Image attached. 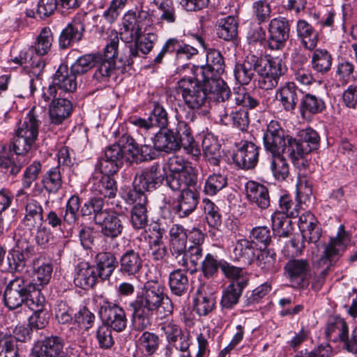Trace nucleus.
Masks as SVG:
<instances>
[{
	"instance_id": "f257e3e1",
	"label": "nucleus",
	"mask_w": 357,
	"mask_h": 357,
	"mask_svg": "<svg viewBox=\"0 0 357 357\" xmlns=\"http://www.w3.org/2000/svg\"><path fill=\"white\" fill-rule=\"evenodd\" d=\"M259 103L257 98L251 95L244 86H241L234 89L233 98L229 93L227 100L220 101L218 107L224 109L220 112V119L224 122L229 116L233 126L244 130L249 125L248 112L245 108L254 109Z\"/></svg>"
},
{
	"instance_id": "f03ea898",
	"label": "nucleus",
	"mask_w": 357,
	"mask_h": 357,
	"mask_svg": "<svg viewBox=\"0 0 357 357\" xmlns=\"http://www.w3.org/2000/svg\"><path fill=\"white\" fill-rule=\"evenodd\" d=\"M169 233V249L175 264L193 273L202 257V250L196 246L186 249L188 234L182 225H173Z\"/></svg>"
},
{
	"instance_id": "7ed1b4c3",
	"label": "nucleus",
	"mask_w": 357,
	"mask_h": 357,
	"mask_svg": "<svg viewBox=\"0 0 357 357\" xmlns=\"http://www.w3.org/2000/svg\"><path fill=\"white\" fill-rule=\"evenodd\" d=\"M208 82L198 80L195 77H183L177 82V91L181 94L184 104L190 109H199L206 106L209 98H213L219 104L220 101L228 99L220 98V91L210 90Z\"/></svg>"
},
{
	"instance_id": "20e7f679",
	"label": "nucleus",
	"mask_w": 357,
	"mask_h": 357,
	"mask_svg": "<svg viewBox=\"0 0 357 357\" xmlns=\"http://www.w3.org/2000/svg\"><path fill=\"white\" fill-rule=\"evenodd\" d=\"M225 61L221 52L215 49H209L206 52V65L196 66L193 68L195 76L198 80L207 81L212 91H220V98L223 100L229 96V89L219 77L225 71Z\"/></svg>"
},
{
	"instance_id": "39448f33",
	"label": "nucleus",
	"mask_w": 357,
	"mask_h": 357,
	"mask_svg": "<svg viewBox=\"0 0 357 357\" xmlns=\"http://www.w3.org/2000/svg\"><path fill=\"white\" fill-rule=\"evenodd\" d=\"M41 121L38 119L35 107L29 111L22 121L18 123L13 142L14 159L27 160L23 156L33 147L38 139Z\"/></svg>"
},
{
	"instance_id": "423d86ee",
	"label": "nucleus",
	"mask_w": 357,
	"mask_h": 357,
	"mask_svg": "<svg viewBox=\"0 0 357 357\" xmlns=\"http://www.w3.org/2000/svg\"><path fill=\"white\" fill-rule=\"evenodd\" d=\"M167 185L172 190H183L197 185L195 169L182 156L170 157L161 165Z\"/></svg>"
},
{
	"instance_id": "0eeeda50",
	"label": "nucleus",
	"mask_w": 357,
	"mask_h": 357,
	"mask_svg": "<svg viewBox=\"0 0 357 357\" xmlns=\"http://www.w3.org/2000/svg\"><path fill=\"white\" fill-rule=\"evenodd\" d=\"M53 34L49 27H44L36 37V41L26 50L22 51L14 59V62L20 65L25 64L32 68L33 73L39 75L45 66L42 56L45 55L51 49Z\"/></svg>"
},
{
	"instance_id": "6e6552de",
	"label": "nucleus",
	"mask_w": 357,
	"mask_h": 357,
	"mask_svg": "<svg viewBox=\"0 0 357 357\" xmlns=\"http://www.w3.org/2000/svg\"><path fill=\"white\" fill-rule=\"evenodd\" d=\"M119 37L115 36L106 45L104 54H98L94 65L95 71L92 77L94 85L100 84V87L105 86L109 78L116 73L117 67L116 59L118 55Z\"/></svg>"
},
{
	"instance_id": "1a4fd4ad",
	"label": "nucleus",
	"mask_w": 357,
	"mask_h": 357,
	"mask_svg": "<svg viewBox=\"0 0 357 357\" xmlns=\"http://www.w3.org/2000/svg\"><path fill=\"white\" fill-rule=\"evenodd\" d=\"M281 153H285L290 158L293 165L299 169L298 181L297 188L298 190H301L305 186L307 191L311 192V185L307 181L305 177V166L307 161L305 159V156L309 153L301 143L300 139H297L291 135H286V140L281 148Z\"/></svg>"
},
{
	"instance_id": "9d476101",
	"label": "nucleus",
	"mask_w": 357,
	"mask_h": 357,
	"mask_svg": "<svg viewBox=\"0 0 357 357\" xmlns=\"http://www.w3.org/2000/svg\"><path fill=\"white\" fill-rule=\"evenodd\" d=\"M169 300L164 293V287L157 280L147 281L144 286L141 295L130 303L145 309L148 312H155Z\"/></svg>"
},
{
	"instance_id": "9b49d317",
	"label": "nucleus",
	"mask_w": 357,
	"mask_h": 357,
	"mask_svg": "<svg viewBox=\"0 0 357 357\" xmlns=\"http://www.w3.org/2000/svg\"><path fill=\"white\" fill-rule=\"evenodd\" d=\"M349 241V234L344 230V227L340 225L336 236L331 238L329 243L324 246V252L319 257L318 255L314 257V261L319 266L328 267L344 250Z\"/></svg>"
},
{
	"instance_id": "f8f14e48",
	"label": "nucleus",
	"mask_w": 357,
	"mask_h": 357,
	"mask_svg": "<svg viewBox=\"0 0 357 357\" xmlns=\"http://www.w3.org/2000/svg\"><path fill=\"white\" fill-rule=\"evenodd\" d=\"M165 179L164 169L158 163L144 169L140 174L136 176L133 181V190L129 192L144 194L146 191L156 189Z\"/></svg>"
},
{
	"instance_id": "ddd939ff",
	"label": "nucleus",
	"mask_w": 357,
	"mask_h": 357,
	"mask_svg": "<svg viewBox=\"0 0 357 357\" xmlns=\"http://www.w3.org/2000/svg\"><path fill=\"white\" fill-rule=\"evenodd\" d=\"M16 200L24 204V217L23 223L32 229L43 222V208L38 201L31 197L23 189H20L16 193Z\"/></svg>"
},
{
	"instance_id": "4468645a",
	"label": "nucleus",
	"mask_w": 357,
	"mask_h": 357,
	"mask_svg": "<svg viewBox=\"0 0 357 357\" xmlns=\"http://www.w3.org/2000/svg\"><path fill=\"white\" fill-rule=\"evenodd\" d=\"M284 275L294 288L307 287L309 284L310 266L304 259H289L284 266Z\"/></svg>"
},
{
	"instance_id": "2eb2a0df",
	"label": "nucleus",
	"mask_w": 357,
	"mask_h": 357,
	"mask_svg": "<svg viewBox=\"0 0 357 357\" xmlns=\"http://www.w3.org/2000/svg\"><path fill=\"white\" fill-rule=\"evenodd\" d=\"M100 317L103 325L117 331L121 332L126 328L127 318L125 310L119 305L104 301L100 308Z\"/></svg>"
},
{
	"instance_id": "dca6fc26",
	"label": "nucleus",
	"mask_w": 357,
	"mask_h": 357,
	"mask_svg": "<svg viewBox=\"0 0 357 357\" xmlns=\"http://www.w3.org/2000/svg\"><path fill=\"white\" fill-rule=\"evenodd\" d=\"M290 25L289 21L282 17L272 19L268 27V46L271 50H281L289 37Z\"/></svg>"
},
{
	"instance_id": "f3484780",
	"label": "nucleus",
	"mask_w": 357,
	"mask_h": 357,
	"mask_svg": "<svg viewBox=\"0 0 357 357\" xmlns=\"http://www.w3.org/2000/svg\"><path fill=\"white\" fill-rule=\"evenodd\" d=\"M28 285L25 280L20 277L8 282L3 294L4 304L8 309H17L24 303Z\"/></svg>"
},
{
	"instance_id": "a211bd4d",
	"label": "nucleus",
	"mask_w": 357,
	"mask_h": 357,
	"mask_svg": "<svg viewBox=\"0 0 357 357\" xmlns=\"http://www.w3.org/2000/svg\"><path fill=\"white\" fill-rule=\"evenodd\" d=\"M63 339L57 335H51L38 341L32 349L33 357H61L64 355Z\"/></svg>"
},
{
	"instance_id": "6ab92c4d",
	"label": "nucleus",
	"mask_w": 357,
	"mask_h": 357,
	"mask_svg": "<svg viewBox=\"0 0 357 357\" xmlns=\"http://www.w3.org/2000/svg\"><path fill=\"white\" fill-rule=\"evenodd\" d=\"M33 251V247L26 238H18L7 256L9 268L16 271H22L26 266V258Z\"/></svg>"
},
{
	"instance_id": "aec40b11",
	"label": "nucleus",
	"mask_w": 357,
	"mask_h": 357,
	"mask_svg": "<svg viewBox=\"0 0 357 357\" xmlns=\"http://www.w3.org/2000/svg\"><path fill=\"white\" fill-rule=\"evenodd\" d=\"M261 62V57L248 54L242 63H237L235 66L234 74L236 81L241 85L248 84L255 72L259 73L262 71Z\"/></svg>"
},
{
	"instance_id": "412c9836",
	"label": "nucleus",
	"mask_w": 357,
	"mask_h": 357,
	"mask_svg": "<svg viewBox=\"0 0 357 357\" xmlns=\"http://www.w3.org/2000/svg\"><path fill=\"white\" fill-rule=\"evenodd\" d=\"M285 140L286 135L280 123L275 120L271 121L263 135L265 150L269 153H281Z\"/></svg>"
},
{
	"instance_id": "4be33fe9",
	"label": "nucleus",
	"mask_w": 357,
	"mask_h": 357,
	"mask_svg": "<svg viewBox=\"0 0 357 357\" xmlns=\"http://www.w3.org/2000/svg\"><path fill=\"white\" fill-rule=\"evenodd\" d=\"M130 200L134 204L130 213V222L135 229H143L148 223V214L145 194L129 192Z\"/></svg>"
},
{
	"instance_id": "5701e85b",
	"label": "nucleus",
	"mask_w": 357,
	"mask_h": 357,
	"mask_svg": "<svg viewBox=\"0 0 357 357\" xmlns=\"http://www.w3.org/2000/svg\"><path fill=\"white\" fill-rule=\"evenodd\" d=\"M84 21L83 16H77L67 24L59 36L60 47L66 49L82 39L85 31Z\"/></svg>"
},
{
	"instance_id": "b1692460",
	"label": "nucleus",
	"mask_w": 357,
	"mask_h": 357,
	"mask_svg": "<svg viewBox=\"0 0 357 357\" xmlns=\"http://www.w3.org/2000/svg\"><path fill=\"white\" fill-rule=\"evenodd\" d=\"M195 186H189L183 190H172L173 191L181 192L178 203L172 208L173 213L178 218L187 217L195 210L199 199Z\"/></svg>"
},
{
	"instance_id": "393cba45",
	"label": "nucleus",
	"mask_w": 357,
	"mask_h": 357,
	"mask_svg": "<svg viewBox=\"0 0 357 357\" xmlns=\"http://www.w3.org/2000/svg\"><path fill=\"white\" fill-rule=\"evenodd\" d=\"M259 147L251 142H243L234 155L236 165L245 169L254 168L259 160Z\"/></svg>"
},
{
	"instance_id": "a878e982",
	"label": "nucleus",
	"mask_w": 357,
	"mask_h": 357,
	"mask_svg": "<svg viewBox=\"0 0 357 357\" xmlns=\"http://www.w3.org/2000/svg\"><path fill=\"white\" fill-rule=\"evenodd\" d=\"M123 215L108 211L96 225L100 227V233L105 238L114 240L123 233Z\"/></svg>"
},
{
	"instance_id": "bb28decb",
	"label": "nucleus",
	"mask_w": 357,
	"mask_h": 357,
	"mask_svg": "<svg viewBox=\"0 0 357 357\" xmlns=\"http://www.w3.org/2000/svg\"><path fill=\"white\" fill-rule=\"evenodd\" d=\"M301 93V91L296 84L289 82L276 91L275 98L285 111L292 112L296 107Z\"/></svg>"
},
{
	"instance_id": "cd10ccee",
	"label": "nucleus",
	"mask_w": 357,
	"mask_h": 357,
	"mask_svg": "<svg viewBox=\"0 0 357 357\" xmlns=\"http://www.w3.org/2000/svg\"><path fill=\"white\" fill-rule=\"evenodd\" d=\"M142 33V24H139L137 14L133 10L127 11L123 18L120 29V36L122 40L130 43L135 38L141 36Z\"/></svg>"
},
{
	"instance_id": "c85d7f7f",
	"label": "nucleus",
	"mask_w": 357,
	"mask_h": 357,
	"mask_svg": "<svg viewBox=\"0 0 357 357\" xmlns=\"http://www.w3.org/2000/svg\"><path fill=\"white\" fill-rule=\"evenodd\" d=\"M246 197L249 202L261 209L270 206V197L268 188L263 184L249 181L245 184Z\"/></svg>"
},
{
	"instance_id": "c756f323",
	"label": "nucleus",
	"mask_w": 357,
	"mask_h": 357,
	"mask_svg": "<svg viewBox=\"0 0 357 357\" xmlns=\"http://www.w3.org/2000/svg\"><path fill=\"white\" fill-rule=\"evenodd\" d=\"M174 135L178 141L180 148L182 146L188 153L194 156L200 155V150L192 135L191 129L186 122L178 121Z\"/></svg>"
},
{
	"instance_id": "7c9ffc66",
	"label": "nucleus",
	"mask_w": 357,
	"mask_h": 357,
	"mask_svg": "<svg viewBox=\"0 0 357 357\" xmlns=\"http://www.w3.org/2000/svg\"><path fill=\"white\" fill-rule=\"evenodd\" d=\"M143 260L139 252L132 249L126 250L119 259V272L125 276H135L142 268Z\"/></svg>"
},
{
	"instance_id": "2f4dec72",
	"label": "nucleus",
	"mask_w": 357,
	"mask_h": 357,
	"mask_svg": "<svg viewBox=\"0 0 357 357\" xmlns=\"http://www.w3.org/2000/svg\"><path fill=\"white\" fill-rule=\"evenodd\" d=\"M77 75L66 65H61L54 75L52 82L58 89L65 93H73L77 89Z\"/></svg>"
},
{
	"instance_id": "473e14b6",
	"label": "nucleus",
	"mask_w": 357,
	"mask_h": 357,
	"mask_svg": "<svg viewBox=\"0 0 357 357\" xmlns=\"http://www.w3.org/2000/svg\"><path fill=\"white\" fill-rule=\"evenodd\" d=\"M98 276V268L83 261L76 267L74 283L82 289H89L96 284Z\"/></svg>"
},
{
	"instance_id": "72a5a7b5",
	"label": "nucleus",
	"mask_w": 357,
	"mask_h": 357,
	"mask_svg": "<svg viewBox=\"0 0 357 357\" xmlns=\"http://www.w3.org/2000/svg\"><path fill=\"white\" fill-rule=\"evenodd\" d=\"M73 111L72 102L66 98L53 99L49 105L50 121L55 125L61 124L70 116Z\"/></svg>"
},
{
	"instance_id": "f704fd0d",
	"label": "nucleus",
	"mask_w": 357,
	"mask_h": 357,
	"mask_svg": "<svg viewBox=\"0 0 357 357\" xmlns=\"http://www.w3.org/2000/svg\"><path fill=\"white\" fill-rule=\"evenodd\" d=\"M120 142L122 144V148H123V155H125L126 161L137 162L142 160L149 154L147 151L151 150L150 146L148 145L139 147L135 139L128 135H123L121 137Z\"/></svg>"
},
{
	"instance_id": "c9c22d12",
	"label": "nucleus",
	"mask_w": 357,
	"mask_h": 357,
	"mask_svg": "<svg viewBox=\"0 0 357 357\" xmlns=\"http://www.w3.org/2000/svg\"><path fill=\"white\" fill-rule=\"evenodd\" d=\"M296 35L303 47L313 50L318 43V33L314 28L305 20L296 22Z\"/></svg>"
},
{
	"instance_id": "e433bc0d",
	"label": "nucleus",
	"mask_w": 357,
	"mask_h": 357,
	"mask_svg": "<svg viewBox=\"0 0 357 357\" xmlns=\"http://www.w3.org/2000/svg\"><path fill=\"white\" fill-rule=\"evenodd\" d=\"M180 268L172 271L169 275V286L171 292L177 296L186 294L190 287L189 279L185 272L190 271Z\"/></svg>"
},
{
	"instance_id": "4c0bfd02",
	"label": "nucleus",
	"mask_w": 357,
	"mask_h": 357,
	"mask_svg": "<svg viewBox=\"0 0 357 357\" xmlns=\"http://www.w3.org/2000/svg\"><path fill=\"white\" fill-rule=\"evenodd\" d=\"M202 150L204 156L214 166L219 165L221 160L220 144L213 135L208 133L202 139Z\"/></svg>"
},
{
	"instance_id": "58836bf2",
	"label": "nucleus",
	"mask_w": 357,
	"mask_h": 357,
	"mask_svg": "<svg viewBox=\"0 0 357 357\" xmlns=\"http://www.w3.org/2000/svg\"><path fill=\"white\" fill-rule=\"evenodd\" d=\"M310 65L317 73L324 75L331 69L333 56L326 49L317 48L313 50L310 56Z\"/></svg>"
},
{
	"instance_id": "ea45409f",
	"label": "nucleus",
	"mask_w": 357,
	"mask_h": 357,
	"mask_svg": "<svg viewBox=\"0 0 357 357\" xmlns=\"http://www.w3.org/2000/svg\"><path fill=\"white\" fill-rule=\"evenodd\" d=\"M93 190L105 197L113 198L116 196L117 188L112 176L102 174L93 175L92 178Z\"/></svg>"
},
{
	"instance_id": "a19ab883",
	"label": "nucleus",
	"mask_w": 357,
	"mask_h": 357,
	"mask_svg": "<svg viewBox=\"0 0 357 357\" xmlns=\"http://www.w3.org/2000/svg\"><path fill=\"white\" fill-rule=\"evenodd\" d=\"M178 142L174 129H169L166 132H158L153 139L154 149L165 152L179 149Z\"/></svg>"
},
{
	"instance_id": "79ce46f5",
	"label": "nucleus",
	"mask_w": 357,
	"mask_h": 357,
	"mask_svg": "<svg viewBox=\"0 0 357 357\" xmlns=\"http://www.w3.org/2000/svg\"><path fill=\"white\" fill-rule=\"evenodd\" d=\"M25 165V160L21 161L17 158L14 159V155L10 149L5 146H1L0 149V168L5 170L13 176H16Z\"/></svg>"
},
{
	"instance_id": "37998d69",
	"label": "nucleus",
	"mask_w": 357,
	"mask_h": 357,
	"mask_svg": "<svg viewBox=\"0 0 357 357\" xmlns=\"http://www.w3.org/2000/svg\"><path fill=\"white\" fill-rule=\"evenodd\" d=\"M221 269L225 277L231 280L229 284H234L235 287L245 289L249 282V275L241 268L236 267L228 263H224Z\"/></svg>"
},
{
	"instance_id": "c03bdc74",
	"label": "nucleus",
	"mask_w": 357,
	"mask_h": 357,
	"mask_svg": "<svg viewBox=\"0 0 357 357\" xmlns=\"http://www.w3.org/2000/svg\"><path fill=\"white\" fill-rule=\"evenodd\" d=\"M33 268L38 283H29L28 284H36L37 287L42 288L49 283L53 271L50 263L46 262L45 259L42 257H38L33 261Z\"/></svg>"
},
{
	"instance_id": "a18cd8bd",
	"label": "nucleus",
	"mask_w": 357,
	"mask_h": 357,
	"mask_svg": "<svg viewBox=\"0 0 357 357\" xmlns=\"http://www.w3.org/2000/svg\"><path fill=\"white\" fill-rule=\"evenodd\" d=\"M96 261L98 275L103 280L110 277L118 264L115 256L109 252L98 253Z\"/></svg>"
},
{
	"instance_id": "49530a36",
	"label": "nucleus",
	"mask_w": 357,
	"mask_h": 357,
	"mask_svg": "<svg viewBox=\"0 0 357 357\" xmlns=\"http://www.w3.org/2000/svg\"><path fill=\"white\" fill-rule=\"evenodd\" d=\"M255 243L245 238L239 239L234 245L233 253L234 259L250 264L255 256Z\"/></svg>"
},
{
	"instance_id": "de8ad7c7",
	"label": "nucleus",
	"mask_w": 357,
	"mask_h": 357,
	"mask_svg": "<svg viewBox=\"0 0 357 357\" xmlns=\"http://www.w3.org/2000/svg\"><path fill=\"white\" fill-rule=\"evenodd\" d=\"M157 39L158 36L154 33H148L144 37L138 36L135 38V44L128 46L130 56H137L139 51L143 54H147L153 50Z\"/></svg>"
},
{
	"instance_id": "09e8293b",
	"label": "nucleus",
	"mask_w": 357,
	"mask_h": 357,
	"mask_svg": "<svg viewBox=\"0 0 357 357\" xmlns=\"http://www.w3.org/2000/svg\"><path fill=\"white\" fill-rule=\"evenodd\" d=\"M215 303L213 294L198 289L193 299V309L199 316H206L214 309Z\"/></svg>"
},
{
	"instance_id": "8fccbe9b",
	"label": "nucleus",
	"mask_w": 357,
	"mask_h": 357,
	"mask_svg": "<svg viewBox=\"0 0 357 357\" xmlns=\"http://www.w3.org/2000/svg\"><path fill=\"white\" fill-rule=\"evenodd\" d=\"M270 168L274 178L280 181H284L289 175V165L281 153H271Z\"/></svg>"
},
{
	"instance_id": "3c124183",
	"label": "nucleus",
	"mask_w": 357,
	"mask_h": 357,
	"mask_svg": "<svg viewBox=\"0 0 357 357\" xmlns=\"http://www.w3.org/2000/svg\"><path fill=\"white\" fill-rule=\"evenodd\" d=\"M238 23L233 16L221 18L218 22L217 35L225 40H231L236 37Z\"/></svg>"
},
{
	"instance_id": "603ef678",
	"label": "nucleus",
	"mask_w": 357,
	"mask_h": 357,
	"mask_svg": "<svg viewBox=\"0 0 357 357\" xmlns=\"http://www.w3.org/2000/svg\"><path fill=\"white\" fill-rule=\"evenodd\" d=\"M276 258V253L273 250H261L257 257V265L264 273L273 274L278 271Z\"/></svg>"
},
{
	"instance_id": "864d4df0",
	"label": "nucleus",
	"mask_w": 357,
	"mask_h": 357,
	"mask_svg": "<svg viewBox=\"0 0 357 357\" xmlns=\"http://www.w3.org/2000/svg\"><path fill=\"white\" fill-rule=\"evenodd\" d=\"M104 202L101 198H91L86 202L80 208L82 216L93 215V220L96 224L100 222L101 218L108 211L103 209Z\"/></svg>"
},
{
	"instance_id": "5fc2aeb1",
	"label": "nucleus",
	"mask_w": 357,
	"mask_h": 357,
	"mask_svg": "<svg viewBox=\"0 0 357 357\" xmlns=\"http://www.w3.org/2000/svg\"><path fill=\"white\" fill-rule=\"evenodd\" d=\"M62 178L58 167L49 169L43 176L42 184L48 193H56L62 186Z\"/></svg>"
},
{
	"instance_id": "6e6d98bb",
	"label": "nucleus",
	"mask_w": 357,
	"mask_h": 357,
	"mask_svg": "<svg viewBox=\"0 0 357 357\" xmlns=\"http://www.w3.org/2000/svg\"><path fill=\"white\" fill-rule=\"evenodd\" d=\"M325 102L319 97L312 94H305L301 99L300 109L301 114H318L325 109Z\"/></svg>"
},
{
	"instance_id": "4d7b16f0",
	"label": "nucleus",
	"mask_w": 357,
	"mask_h": 357,
	"mask_svg": "<svg viewBox=\"0 0 357 357\" xmlns=\"http://www.w3.org/2000/svg\"><path fill=\"white\" fill-rule=\"evenodd\" d=\"M288 217L280 211H275L271 215L273 230L280 237H288L291 233V222Z\"/></svg>"
},
{
	"instance_id": "13d9d810",
	"label": "nucleus",
	"mask_w": 357,
	"mask_h": 357,
	"mask_svg": "<svg viewBox=\"0 0 357 357\" xmlns=\"http://www.w3.org/2000/svg\"><path fill=\"white\" fill-rule=\"evenodd\" d=\"M41 289L36 284H29L24 303L26 305L36 312V310H43V305L45 301V297L41 294Z\"/></svg>"
},
{
	"instance_id": "bf43d9fd",
	"label": "nucleus",
	"mask_w": 357,
	"mask_h": 357,
	"mask_svg": "<svg viewBox=\"0 0 357 357\" xmlns=\"http://www.w3.org/2000/svg\"><path fill=\"white\" fill-rule=\"evenodd\" d=\"M129 306L132 309V324L135 329L143 331L151 326L153 312H148L131 303Z\"/></svg>"
},
{
	"instance_id": "052dcab7",
	"label": "nucleus",
	"mask_w": 357,
	"mask_h": 357,
	"mask_svg": "<svg viewBox=\"0 0 357 357\" xmlns=\"http://www.w3.org/2000/svg\"><path fill=\"white\" fill-rule=\"evenodd\" d=\"M243 290V288L234 287V284H229L222 291L221 307L223 309H232L238 303Z\"/></svg>"
},
{
	"instance_id": "680f3d73",
	"label": "nucleus",
	"mask_w": 357,
	"mask_h": 357,
	"mask_svg": "<svg viewBox=\"0 0 357 357\" xmlns=\"http://www.w3.org/2000/svg\"><path fill=\"white\" fill-rule=\"evenodd\" d=\"M297 136L306 150L310 152L318 149L320 144V137L316 130L311 128H306L298 132Z\"/></svg>"
},
{
	"instance_id": "e2e57ef3",
	"label": "nucleus",
	"mask_w": 357,
	"mask_h": 357,
	"mask_svg": "<svg viewBox=\"0 0 357 357\" xmlns=\"http://www.w3.org/2000/svg\"><path fill=\"white\" fill-rule=\"evenodd\" d=\"M261 66L262 67V71L259 73H268L278 79L286 70L282 59L279 57H270L267 60L261 58Z\"/></svg>"
},
{
	"instance_id": "0e129e2a",
	"label": "nucleus",
	"mask_w": 357,
	"mask_h": 357,
	"mask_svg": "<svg viewBox=\"0 0 357 357\" xmlns=\"http://www.w3.org/2000/svg\"><path fill=\"white\" fill-rule=\"evenodd\" d=\"M159 346L158 336L151 332H144L137 340L139 350L146 355H151L156 351Z\"/></svg>"
},
{
	"instance_id": "69168bd1",
	"label": "nucleus",
	"mask_w": 357,
	"mask_h": 357,
	"mask_svg": "<svg viewBox=\"0 0 357 357\" xmlns=\"http://www.w3.org/2000/svg\"><path fill=\"white\" fill-rule=\"evenodd\" d=\"M227 184V178L220 173H213L206 180L204 191L208 195H215Z\"/></svg>"
},
{
	"instance_id": "338daca9",
	"label": "nucleus",
	"mask_w": 357,
	"mask_h": 357,
	"mask_svg": "<svg viewBox=\"0 0 357 357\" xmlns=\"http://www.w3.org/2000/svg\"><path fill=\"white\" fill-rule=\"evenodd\" d=\"M203 209L207 223L211 227L216 228L221 225L222 219L219 208L208 199L203 200Z\"/></svg>"
},
{
	"instance_id": "774afa93",
	"label": "nucleus",
	"mask_w": 357,
	"mask_h": 357,
	"mask_svg": "<svg viewBox=\"0 0 357 357\" xmlns=\"http://www.w3.org/2000/svg\"><path fill=\"white\" fill-rule=\"evenodd\" d=\"M252 11L253 17L258 24L267 22L271 17V8L267 0L255 1L252 6Z\"/></svg>"
}]
</instances>
